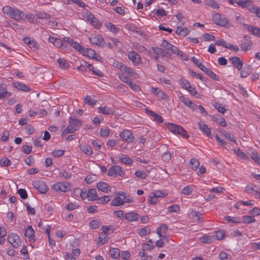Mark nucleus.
Masks as SVG:
<instances>
[{
  "label": "nucleus",
  "mask_w": 260,
  "mask_h": 260,
  "mask_svg": "<svg viewBox=\"0 0 260 260\" xmlns=\"http://www.w3.org/2000/svg\"><path fill=\"white\" fill-rule=\"evenodd\" d=\"M230 60L232 61V63L234 66L235 68L240 70L243 64V61L238 57H233L230 58Z\"/></svg>",
  "instance_id": "nucleus-17"
},
{
  "label": "nucleus",
  "mask_w": 260,
  "mask_h": 260,
  "mask_svg": "<svg viewBox=\"0 0 260 260\" xmlns=\"http://www.w3.org/2000/svg\"><path fill=\"white\" fill-rule=\"evenodd\" d=\"M124 198H123V192L118 193V196L115 198L111 202V204L114 206H119L124 203Z\"/></svg>",
  "instance_id": "nucleus-13"
},
{
  "label": "nucleus",
  "mask_w": 260,
  "mask_h": 260,
  "mask_svg": "<svg viewBox=\"0 0 260 260\" xmlns=\"http://www.w3.org/2000/svg\"><path fill=\"white\" fill-rule=\"evenodd\" d=\"M24 43L28 45V46L31 49H38V44L33 39H31L29 37L24 38L23 39Z\"/></svg>",
  "instance_id": "nucleus-18"
},
{
  "label": "nucleus",
  "mask_w": 260,
  "mask_h": 260,
  "mask_svg": "<svg viewBox=\"0 0 260 260\" xmlns=\"http://www.w3.org/2000/svg\"><path fill=\"white\" fill-rule=\"evenodd\" d=\"M191 215L193 217H197V221L198 222H202L203 221V219L202 217V214L196 211H192L191 212Z\"/></svg>",
  "instance_id": "nucleus-46"
},
{
  "label": "nucleus",
  "mask_w": 260,
  "mask_h": 260,
  "mask_svg": "<svg viewBox=\"0 0 260 260\" xmlns=\"http://www.w3.org/2000/svg\"><path fill=\"white\" fill-rule=\"evenodd\" d=\"M200 128L206 134L209 136L211 134V129L208 126L203 122H198Z\"/></svg>",
  "instance_id": "nucleus-30"
},
{
  "label": "nucleus",
  "mask_w": 260,
  "mask_h": 260,
  "mask_svg": "<svg viewBox=\"0 0 260 260\" xmlns=\"http://www.w3.org/2000/svg\"><path fill=\"white\" fill-rule=\"evenodd\" d=\"M242 221L245 223H250L255 221V218L253 216H244L242 217Z\"/></svg>",
  "instance_id": "nucleus-51"
},
{
  "label": "nucleus",
  "mask_w": 260,
  "mask_h": 260,
  "mask_svg": "<svg viewBox=\"0 0 260 260\" xmlns=\"http://www.w3.org/2000/svg\"><path fill=\"white\" fill-rule=\"evenodd\" d=\"M168 129L175 134H179L184 138H188V135L186 131L181 126L176 124L169 123L167 125Z\"/></svg>",
  "instance_id": "nucleus-2"
},
{
  "label": "nucleus",
  "mask_w": 260,
  "mask_h": 260,
  "mask_svg": "<svg viewBox=\"0 0 260 260\" xmlns=\"http://www.w3.org/2000/svg\"><path fill=\"white\" fill-rule=\"evenodd\" d=\"M206 5L210 6L213 9H218L219 5L216 0H204Z\"/></svg>",
  "instance_id": "nucleus-42"
},
{
  "label": "nucleus",
  "mask_w": 260,
  "mask_h": 260,
  "mask_svg": "<svg viewBox=\"0 0 260 260\" xmlns=\"http://www.w3.org/2000/svg\"><path fill=\"white\" fill-rule=\"evenodd\" d=\"M119 159L122 162L126 165H129L133 162L132 159L129 157L123 154L119 157Z\"/></svg>",
  "instance_id": "nucleus-44"
},
{
  "label": "nucleus",
  "mask_w": 260,
  "mask_h": 260,
  "mask_svg": "<svg viewBox=\"0 0 260 260\" xmlns=\"http://www.w3.org/2000/svg\"><path fill=\"white\" fill-rule=\"evenodd\" d=\"M121 257L124 260H128L131 257V254L129 252L127 251H123L121 253Z\"/></svg>",
  "instance_id": "nucleus-64"
},
{
  "label": "nucleus",
  "mask_w": 260,
  "mask_h": 260,
  "mask_svg": "<svg viewBox=\"0 0 260 260\" xmlns=\"http://www.w3.org/2000/svg\"><path fill=\"white\" fill-rule=\"evenodd\" d=\"M182 86L192 95H195L197 93L196 89L190 85V82H182Z\"/></svg>",
  "instance_id": "nucleus-22"
},
{
  "label": "nucleus",
  "mask_w": 260,
  "mask_h": 260,
  "mask_svg": "<svg viewBox=\"0 0 260 260\" xmlns=\"http://www.w3.org/2000/svg\"><path fill=\"white\" fill-rule=\"evenodd\" d=\"M201 241L204 243H211L213 239L211 236H203L200 238Z\"/></svg>",
  "instance_id": "nucleus-53"
},
{
  "label": "nucleus",
  "mask_w": 260,
  "mask_h": 260,
  "mask_svg": "<svg viewBox=\"0 0 260 260\" xmlns=\"http://www.w3.org/2000/svg\"><path fill=\"white\" fill-rule=\"evenodd\" d=\"M224 232L223 230H219L216 232L215 239L217 240H220L223 239L224 237Z\"/></svg>",
  "instance_id": "nucleus-57"
},
{
  "label": "nucleus",
  "mask_w": 260,
  "mask_h": 260,
  "mask_svg": "<svg viewBox=\"0 0 260 260\" xmlns=\"http://www.w3.org/2000/svg\"><path fill=\"white\" fill-rule=\"evenodd\" d=\"M10 95V93H9L7 92L6 88L3 84L0 85V99H3L6 98L7 95Z\"/></svg>",
  "instance_id": "nucleus-38"
},
{
  "label": "nucleus",
  "mask_w": 260,
  "mask_h": 260,
  "mask_svg": "<svg viewBox=\"0 0 260 260\" xmlns=\"http://www.w3.org/2000/svg\"><path fill=\"white\" fill-rule=\"evenodd\" d=\"M8 241L15 248L21 245V240L20 237L16 234L11 233L8 235Z\"/></svg>",
  "instance_id": "nucleus-5"
},
{
  "label": "nucleus",
  "mask_w": 260,
  "mask_h": 260,
  "mask_svg": "<svg viewBox=\"0 0 260 260\" xmlns=\"http://www.w3.org/2000/svg\"><path fill=\"white\" fill-rule=\"evenodd\" d=\"M99 112L105 115H111L114 113L113 108H109L107 106H101L98 108Z\"/></svg>",
  "instance_id": "nucleus-19"
},
{
  "label": "nucleus",
  "mask_w": 260,
  "mask_h": 260,
  "mask_svg": "<svg viewBox=\"0 0 260 260\" xmlns=\"http://www.w3.org/2000/svg\"><path fill=\"white\" fill-rule=\"evenodd\" d=\"M120 250L116 248H113L110 250L111 257L114 259H117L120 256Z\"/></svg>",
  "instance_id": "nucleus-36"
},
{
  "label": "nucleus",
  "mask_w": 260,
  "mask_h": 260,
  "mask_svg": "<svg viewBox=\"0 0 260 260\" xmlns=\"http://www.w3.org/2000/svg\"><path fill=\"white\" fill-rule=\"evenodd\" d=\"M245 41L240 44V46L243 51H248L250 49L252 45V42L250 40V38L248 36L245 35L244 37Z\"/></svg>",
  "instance_id": "nucleus-11"
},
{
  "label": "nucleus",
  "mask_w": 260,
  "mask_h": 260,
  "mask_svg": "<svg viewBox=\"0 0 260 260\" xmlns=\"http://www.w3.org/2000/svg\"><path fill=\"white\" fill-rule=\"evenodd\" d=\"M140 215L137 212L131 211L124 214V219L129 221H135L139 219Z\"/></svg>",
  "instance_id": "nucleus-14"
},
{
  "label": "nucleus",
  "mask_w": 260,
  "mask_h": 260,
  "mask_svg": "<svg viewBox=\"0 0 260 260\" xmlns=\"http://www.w3.org/2000/svg\"><path fill=\"white\" fill-rule=\"evenodd\" d=\"M193 187L190 186H187L184 187L182 190V192L185 195H189L191 193Z\"/></svg>",
  "instance_id": "nucleus-59"
},
{
  "label": "nucleus",
  "mask_w": 260,
  "mask_h": 260,
  "mask_svg": "<svg viewBox=\"0 0 260 260\" xmlns=\"http://www.w3.org/2000/svg\"><path fill=\"white\" fill-rule=\"evenodd\" d=\"M108 175L109 176H114L115 175L123 176L124 175V171L119 166H112L108 170Z\"/></svg>",
  "instance_id": "nucleus-6"
},
{
  "label": "nucleus",
  "mask_w": 260,
  "mask_h": 260,
  "mask_svg": "<svg viewBox=\"0 0 260 260\" xmlns=\"http://www.w3.org/2000/svg\"><path fill=\"white\" fill-rule=\"evenodd\" d=\"M57 62L59 67L63 70L68 69L70 66L68 61L62 58H59L57 59Z\"/></svg>",
  "instance_id": "nucleus-32"
},
{
  "label": "nucleus",
  "mask_w": 260,
  "mask_h": 260,
  "mask_svg": "<svg viewBox=\"0 0 260 260\" xmlns=\"http://www.w3.org/2000/svg\"><path fill=\"white\" fill-rule=\"evenodd\" d=\"M70 124H72L75 126L77 129L79 128L82 125V121L81 120L77 119L75 116H71L69 120Z\"/></svg>",
  "instance_id": "nucleus-23"
},
{
  "label": "nucleus",
  "mask_w": 260,
  "mask_h": 260,
  "mask_svg": "<svg viewBox=\"0 0 260 260\" xmlns=\"http://www.w3.org/2000/svg\"><path fill=\"white\" fill-rule=\"evenodd\" d=\"M110 197L108 196H104L103 197H102L101 198H99L98 200H100V203L105 204L107 203L110 201Z\"/></svg>",
  "instance_id": "nucleus-62"
},
{
  "label": "nucleus",
  "mask_w": 260,
  "mask_h": 260,
  "mask_svg": "<svg viewBox=\"0 0 260 260\" xmlns=\"http://www.w3.org/2000/svg\"><path fill=\"white\" fill-rule=\"evenodd\" d=\"M168 230V226L166 224H161L157 229V234L159 235L160 238L162 237V234L165 233Z\"/></svg>",
  "instance_id": "nucleus-37"
},
{
  "label": "nucleus",
  "mask_w": 260,
  "mask_h": 260,
  "mask_svg": "<svg viewBox=\"0 0 260 260\" xmlns=\"http://www.w3.org/2000/svg\"><path fill=\"white\" fill-rule=\"evenodd\" d=\"M225 219L230 223H240L241 222V220L240 218L237 217H232L230 216H225Z\"/></svg>",
  "instance_id": "nucleus-56"
},
{
  "label": "nucleus",
  "mask_w": 260,
  "mask_h": 260,
  "mask_svg": "<svg viewBox=\"0 0 260 260\" xmlns=\"http://www.w3.org/2000/svg\"><path fill=\"white\" fill-rule=\"evenodd\" d=\"M34 234V230L31 226H27L25 229V235L26 237L28 238L31 237Z\"/></svg>",
  "instance_id": "nucleus-50"
},
{
  "label": "nucleus",
  "mask_w": 260,
  "mask_h": 260,
  "mask_svg": "<svg viewBox=\"0 0 260 260\" xmlns=\"http://www.w3.org/2000/svg\"><path fill=\"white\" fill-rule=\"evenodd\" d=\"M176 32L180 36L185 37L189 34V30L187 28L182 26H178Z\"/></svg>",
  "instance_id": "nucleus-27"
},
{
  "label": "nucleus",
  "mask_w": 260,
  "mask_h": 260,
  "mask_svg": "<svg viewBox=\"0 0 260 260\" xmlns=\"http://www.w3.org/2000/svg\"><path fill=\"white\" fill-rule=\"evenodd\" d=\"M33 186L37 189L41 193H46L48 190V188L46 183L42 181H36L32 183Z\"/></svg>",
  "instance_id": "nucleus-8"
},
{
  "label": "nucleus",
  "mask_w": 260,
  "mask_h": 260,
  "mask_svg": "<svg viewBox=\"0 0 260 260\" xmlns=\"http://www.w3.org/2000/svg\"><path fill=\"white\" fill-rule=\"evenodd\" d=\"M200 69L208 75L212 79L217 81L219 79L217 78L216 74L210 69L206 68L204 65H200Z\"/></svg>",
  "instance_id": "nucleus-15"
},
{
  "label": "nucleus",
  "mask_w": 260,
  "mask_h": 260,
  "mask_svg": "<svg viewBox=\"0 0 260 260\" xmlns=\"http://www.w3.org/2000/svg\"><path fill=\"white\" fill-rule=\"evenodd\" d=\"M89 63L84 60H82L81 62V64L79 66L77 67V69L79 71L81 72H86L88 68Z\"/></svg>",
  "instance_id": "nucleus-41"
},
{
  "label": "nucleus",
  "mask_w": 260,
  "mask_h": 260,
  "mask_svg": "<svg viewBox=\"0 0 260 260\" xmlns=\"http://www.w3.org/2000/svg\"><path fill=\"white\" fill-rule=\"evenodd\" d=\"M168 210L170 213H178L180 211V207L177 204H174L168 208Z\"/></svg>",
  "instance_id": "nucleus-52"
},
{
  "label": "nucleus",
  "mask_w": 260,
  "mask_h": 260,
  "mask_svg": "<svg viewBox=\"0 0 260 260\" xmlns=\"http://www.w3.org/2000/svg\"><path fill=\"white\" fill-rule=\"evenodd\" d=\"M96 187L99 190H100L105 193H108L110 191L108 189L109 185L105 182H99L96 184Z\"/></svg>",
  "instance_id": "nucleus-24"
},
{
  "label": "nucleus",
  "mask_w": 260,
  "mask_h": 260,
  "mask_svg": "<svg viewBox=\"0 0 260 260\" xmlns=\"http://www.w3.org/2000/svg\"><path fill=\"white\" fill-rule=\"evenodd\" d=\"M252 68L250 66L245 67L241 72L240 76L242 78L246 77L252 73Z\"/></svg>",
  "instance_id": "nucleus-31"
},
{
  "label": "nucleus",
  "mask_w": 260,
  "mask_h": 260,
  "mask_svg": "<svg viewBox=\"0 0 260 260\" xmlns=\"http://www.w3.org/2000/svg\"><path fill=\"white\" fill-rule=\"evenodd\" d=\"M237 5L241 8H247L249 12L252 13L255 7L252 0H240L238 1Z\"/></svg>",
  "instance_id": "nucleus-4"
},
{
  "label": "nucleus",
  "mask_w": 260,
  "mask_h": 260,
  "mask_svg": "<svg viewBox=\"0 0 260 260\" xmlns=\"http://www.w3.org/2000/svg\"><path fill=\"white\" fill-rule=\"evenodd\" d=\"M70 184L69 182H58L53 185V188L57 191L66 192L70 188Z\"/></svg>",
  "instance_id": "nucleus-10"
},
{
  "label": "nucleus",
  "mask_w": 260,
  "mask_h": 260,
  "mask_svg": "<svg viewBox=\"0 0 260 260\" xmlns=\"http://www.w3.org/2000/svg\"><path fill=\"white\" fill-rule=\"evenodd\" d=\"M213 21L215 24L226 28L231 27L233 25L230 21L224 16L219 13L213 15Z\"/></svg>",
  "instance_id": "nucleus-1"
},
{
  "label": "nucleus",
  "mask_w": 260,
  "mask_h": 260,
  "mask_svg": "<svg viewBox=\"0 0 260 260\" xmlns=\"http://www.w3.org/2000/svg\"><path fill=\"white\" fill-rule=\"evenodd\" d=\"M128 57L134 66H138L141 63L140 55L134 51H131L128 53Z\"/></svg>",
  "instance_id": "nucleus-9"
},
{
  "label": "nucleus",
  "mask_w": 260,
  "mask_h": 260,
  "mask_svg": "<svg viewBox=\"0 0 260 260\" xmlns=\"http://www.w3.org/2000/svg\"><path fill=\"white\" fill-rule=\"evenodd\" d=\"M189 164L191 168L193 170L197 169L200 165L199 160L194 158L190 159Z\"/></svg>",
  "instance_id": "nucleus-49"
},
{
  "label": "nucleus",
  "mask_w": 260,
  "mask_h": 260,
  "mask_svg": "<svg viewBox=\"0 0 260 260\" xmlns=\"http://www.w3.org/2000/svg\"><path fill=\"white\" fill-rule=\"evenodd\" d=\"M212 119L213 121L216 122L218 124L222 126H226L227 125L225 119L220 116H212Z\"/></svg>",
  "instance_id": "nucleus-25"
},
{
  "label": "nucleus",
  "mask_w": 260,
  "mask_h": 260,
  "mask_svg": "<svg viewBox=\"0 0 260 260\" xmlns=\"http://www.w3.org/2000/svg\"><path fill=\"white\" fill-rule=\"evenodd\" d=\"M89 225L92 229H96L99 228L100 222L98 220H92L89 223Z\"/></svg>",
  "instance_id": "nucleus-60"
},
{
  "label": "nucleus",
  "mask_w": 260,
  "mask_h": 260,
  "mask_svg": "<svg viewBox=\"0 0 260 260\" xmlns=\"http://www.w3.org/2000/svg\"><path fill=\"white\" fill-rule=\"evenodd\" d=\"M22 148L23 152L27 154H29L32 150V146L27 145H23Z\"/></svg>",
  "instance_id": "nucleus-63"
},
{
  "label": "nucleus",
  "mask_w": 260,
  "mask_h": 260,
  "mask_svg": "<svg viewBox=\"0 0 260 260\" xmlns=\"http://www.w3.org/2000/svg\"><path fill=\"white\" fill-rule=\"evenodd\" d=\"M122 77L136 79L139 78V75L133 69L126 66L122 74L119 76L121 80H122Z\"/></svg>",
  "instance_id": "nucleus-3"
},
{
  "label": "nucleus",
  "mask_w": 260,
  "mask_h": 260,
  "mask_svg": "<svg viewBox=\"0 0 260 260\" xmlns=\"http://www.w3.org/2000/svg\"><path fill=\"white\" fill-rule=\"evenodd\" d=\"M24 16L25 14L23 12L14 7L13 9V12H12L10 17L17 21H19L23 19Z\"/></svg>",
  "instance_id": "nucleus-12"
},
{
  "label": "nucleus",
  "mask_w": 260,
  "mask_h": 260,
  "mask_svg": "<svg viewBox=\"0 0 260 260\" xmlns=\"http://www.w3.org/2000/svg\"><path fill=\"white\" fill-rule=\"evenodd\" d=\"M250 157L253 160H254L255 162L260 165V157H259L258 154L256 151H252L250 154Z\"/></svg>",
  "instance_id": "nucleus-48"
},
{
  "label": "nucleus",
  "mask_w": 260,
  "mask_h": 260,
  "mask_svg": "<svg viewBox=\"0 0 260 260\" xmlns=\"http://www.w3.org/2000/svg\"><path fill=\"white\" fill-rule=\"evenodd\" d=\"M112 66L117 69L119 70L121 73H123V71L125 69V68L126 67V66L122 64L121 62H118L116 60H113L112 62Z\"/></svg>",
  "instance_id": "nucleus-35"
},
{
  "label": "nucleus",
  "mask_w": 260,
  "mask_h": 260,
  "mask_svg": "<svg viewBox=\"0 0 260 260\" xmlns=\"http://www.w3.org/2000/svg\"><path fill=\"white\" fill-rule=\"evenodd\" d=\"M13 86L19 90L23 91H28L30 90V88L23 83V82H13Z\"/></svg>",
  "instance_id": "nucleus-20"
},
{
  "label": "nucleus",
  "mask_w": 260,
  "mask_h": 260,
  "mask_svg": "<svg viewBox=\"0 0 260 260\" xmlns=\"http://www.w3.org/2000/svg\"><path fill=\"white\" fill-rule=\"evenodd\" d=\"M150 232V229L147 227L140 229L138 231V234L141 237L148 235Z\"/></svg>",
  "instance_id": "nucleus-43"
},
{
  "label": "nucleus",
  "mask_w": 260,
  "mask_h": 260,
  "mask_svg": "<svg viewBox=\"0 0 260 260\" xmlns=\"http://www.w3.org/2000/svg\"><path fill=\"white\" fill-rule=\"evenodd\" d=\"M71 45L74 48H75L76 50H77L81 53H82L84 48L82 46H81L78 43L75 42L74 41H73Z\"/></svg>",
  "instance_id": "nucleus-54"
},
{
  "label": "nucleus",
  "mask_w": 260,
  "mask_h": 260,
  "mask_svg": "<svg viewBox=\"0 0 260 260\" xmlns=\"http://www.w3.org/2000/svg\"><path fill=\"white\" fill-rule=\"evenodd\" d=\"M90 42L96 45H102L104 39L100 35H94L89 38Z\"/></svg>",
  "instance_id": "nucleus-16"
},
{
  "label": "nucleus",
  "mask_w": 260,
  "mask_h": 260,
  "mask_svg": "<svg viewBox=\"0 0 260 260\" xmlns=\"http://www.w3.org/2000/svg\"><path fill=\"white\" fill-rule=\"evenodd\" d=\"M234 151L235 153L238 156L241 157L242 159L244 160H248L249 157L247 155H246L244 152H243L239 148H234Z\"/></svg>",
  "instance_id": "nucleus-39"
},
{
  "label": "nucleus",
  "mask_w": 260,
  "mask_h": 260,
  "mask_svg": "<svg viewBox=\"0 0 260 260\" xmlns=\"http://www.w3.org/2000/svg\"><path fill=\"white\" fill-rule=\"evenodd\" d=\"M105 25L107 28L113 34H117L120 30L119 28L117 27L115 25L110 22L106 23Z\"/></svg>",
  "instance_id": "nucleus-29"
},
{
  "label": "nucleus",
  "mask_w": 260,
  "mask_h": 260,
  "mask_svg": "<svg viewBox=\"0 0 260 260\" xmlns=\"http://www.w3.org/2000/svg\"><path fill=\"white\" fill-rule=\"evenodd\" d=\"M14 7H11L9 6H5L2 9L3 13L10 17L12 12H13V9H14Z\"/></svg>",
  "instance_id": "nucleus-47"
},
{
  "label": "nucleus",
  "mask_w": 260,
  "mask_h": 260,
  "mask_svg": "<svg viewBox=\"0 0 260 260\" xmlns=\"http://www.w3.org/2000/svg\"><path fill=\"white\" fill-rule=\"evenodd\" d=\"M180 101L183 103L187 107H189L190 104H192V102L189 100L188 98H186L183 95L179 97Z\"/></svg>",
  "instance_id": "nucleus-55"
},
{
  "label": "nucleus",
  "mask_w": 260,
  "mask_h": 260,
  "mask_svg": "<svg viewBox=\"0 0 260 260\" xmlns=\"http://www.w3.org/2000/svg\"><path fill=\"white\" fill-rule=\"evenodd\" d=\"M120 137L123 140L126 141L128 143H133L135 137L132 133L127 129L123 130L119 134Z\"/></svg>",
  "instance_id": "nucleus-7"
},
{
  "label": "nucleus",
  "mask_w": 260,
  "mask_h": 260,
  "mask_svg": "<svg viewBox=\"0 0 260 260\" xmlns=\"http://www.w3.org/2000/svg\"><path fill=\"white\" fill-rule=\"evenodd\" d=\"M77 129H78L75 126H74L71 124H70L67 126V127L64 131H62L61 135H66L69 133H73L77 131Z\"/></svg>",
  "instance_id": "nucleus-34"
},
{
  "label": "nucleus",
  "mask_w": 260,
  "mask_h": 260,
  "mask_svg": "<svg viewBox=\"0 0 260 260\" xmlns=\"http://www.w3.org/2000/svg\"><path fill=\"white\" fill-rule=\"evenodd\" d=\"M220 260H231L232 257L230 255L224 252H221L219 255Z\"/></svg>",
  "instance_id": "nucleus-58"
},
{
  "label": "nucleus",
  "mask_w": 260,
  "mask_h": 260,
  "mask_svg": "<svg viewBox=\"0 0 260 260\" xmlns=\"http://www.w3.org/2000/svg\"><path fill=\"white\" fill-rule=\"evenodd\" d=\"M80 149L87 155H90L92 154L91 147L88 145L84 144L81 145Z\"/></svg>",
  "instance_id": "nucleus-33"
},
{
  "label": "nucleus",
  "mask_w": 260,
  "mask_h": 260,
  "mask_svg": "<svg viewBox=\"0 0 260 260\" xmlns=\"http://www.w3.org/2000/svg\"><path fill=\"white\" fill-rule=\"evenodd\" d=\"M244 26L245 28L250 31L253 35L258 36V32H259V28L248 24H244Z\"/></svg>",
  "instance_id": "nucleus-21"
},
{
  "label": "nucleus",
  "mask_w": 260,
  "mask_h": 260,
  "mask_svg": "<svg viewBox=\"0 0 260 260\" xmlns=\"http://www.w3.org/2000/svg\"><path fill=\"white\" fill-rule=\"evenodd\" d=\"M84 101L85 104L91 106H94L96 103V100L92 99L90 95H86Z\"/></svg>",
  "instance_id": "nucleus-40"
},
{
  "label": "nucleus",
  "mask_w": 260,
  "mask_h": 260,
  "mask_svg": "<svg viewBox=\"0 0 260 260\" xmlns=\"http://www.w3.org/2000/svg\"><path fill=\"white\" fill-rule=\"evenodd\" d=\"M37 17L39 19H49L50 18L51 16L49 14H47L44 12L39 11L36 14Z\"/></svg>",
  "instance_id": "nucleus-45"
},
{
  "label": "nucleus",
  "mask_w": 260,
  "mask_h": 260,
  "mask_svg": "<svg viewBox=\"0 0 260 260\" xmlns=\"http://www.w3.org/2000/svg\"><path fill=\"white\" fill-rule=\"evenodd\" d=\"M89 200L95 201L98 200V196L95 188H91L88 190Z\"/></svg>",
  "instance_id": "nucleus-28"
},
{
  "label": "nucleus",
  "mask_w": 260,
  "mask_h": 260,
  "mask_svg": "<svg viewBox=\"0 0 260 260\" xmlns=\"http://www.w3.org/2000/svg\"><path fill=\"white\" fill-rule=\"evenodd\" d=\"M81 53L91 58H94L95 55L98 56V54L95 53L93 50L90 48H84Z\"/></svg>",
  "instance_id": "nucleus-26"
},
{
  "label": "nucleus",
  "mask_w": 260,
  "mask_h": 260,
  "mask_svg": "<svg viewBox=\"0 0 260 260\" xmlns=\"http://www.w3.org/2000/svg\"><path fill=\"white\" fill-rule=\"evenodd\" d=\"M59 176L65 179H68L71 178L72 174L70 172L66 170H63L62 172L59 173Z\"/></svg>",
  "instance_id": "nucleus-61"
}]
</instances>
